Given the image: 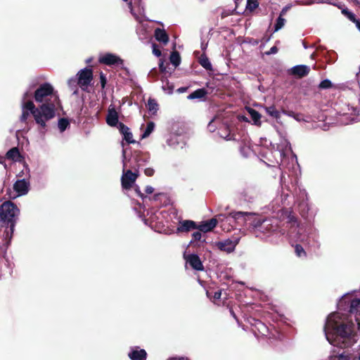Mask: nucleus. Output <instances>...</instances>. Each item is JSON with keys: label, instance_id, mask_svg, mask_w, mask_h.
<instances>
[{"label": "nucleus", "instance_id": "1", "mask_svg": "<svg viewBox=\"0 0 360 360\" xmlns=\"http://www.w3.org/2000/svg\"><path fill=\"white\" fill-rule=\"evenodd\" d=\"M324 332L330 344L339 347H348L356 342V335L352 319L339 312L330 314L324 326Z\"/></svg>", "mask_w": 360, "mask_h": 360}, {"label": "nucleus", "instance_id": "2", "mask_svg": "<svg viewBox=\"0 0 360 360\" xmlns=\"http://www.w3.org/2000/svg\"><path fill=\"white\" fill-rule=\"evenodd\" d=\"M32 96V88L30 87L22 96V115L20 120L25 122L30 115V112L33 115L34 120L37 124L41 128L46 127L47 121L53 119V115L51 111L46 109L45 105H40L39 108H35L32 101H26Z\"/></svg>", "mask_w": 360, "mask_h": 360}, {"label": "nucleus", "instance_id": "3", "mask_svg": "<svg viewBox=\"0 0 360 360\" xmlns=\"http://www.w3.org/2000/svg\"><path fill=\"white\" fill-rule=\"evenodd\" d=\"M229 216L234 219H243L244 223L248 226L256 233L257 231H262L264 233H271L277 229V224L271 220H264L261 217L252 212H236L229 214Z\"/></svg>", "mask_w": 360, "mask_h": 360}, {"label": "nucleus", "instance_id": "4", "mask_svg": "<svg viewBox=\"0 0 360 360\" xmlns=\"http://www.w3.org/2000/svg\"><path fill=\"white\" fill-rule=\"evenodd\" d=\"M34 97L37 103H41V105H45L46 109L52 112L53 118L56 111L60 108V103L58 95L53 86L49 83L41 84L35 90Z\"/></svg>", "mask_w": 360, "mask_h": 360}, {"label": "nucleus", "instance_id": "5", "mask_svg": "<svg viewBox=\"0 0 360 360\" xmlns=\"http://www.w3.org/2000/svg\"><path fill=\"white\" fill-rule=\"evenodd\" d=\"M19 213V209L11 201H6L0 206V219L3 222L9 225V227H7L5 231V239L6 240H10L12 238Z\"/></svg>", "mask_w": 360, "mask_h": 360}, {"label": "nucleus", "instance_id": "6", "mask_svg": "<svg viewBox=\"0 0 360 360\" xmlns=\"http://www.w3.org/2000/svg\"><path fill=\"white\" fill-rule=\"evenodd\" d=\"M122 156L123 173L121 178L122 186L124 189H129L136 181L139 176V171L132 172L131 169H127L129 162L127 161L126 150L124 149L122 150Z\"/></svg>", "mask_w": 360, "mask_h": 360}, {"label": "nucleus", "instance_id": "7", "mask_svg": "<svg viewBox=\"0 0 360 360\" xmlns=\"http://www.w3.org/2000/svg\"><path fill=\"white\" fill-rule=\"evenodd\" d=\"M77 84L83 91H86L93 79V72L90 68H84L77 73Z\"/></svg>", "mask_w": 360, "mask_h": 360}, {"label": "nucleus", "instance_id": "8", "mask_svg": "<svg viewBox=\"0 0 360 360\" xmlns=\"http://www.w3.org/2000/svg\"><path fill=\"white\" fill-rule=\"evenodd\" d=\"M277 131L281 136V143L277 146V150L275 152L279 155L280 165L286 167L285 152L290 150V143L279 130L277 129Z\"/></svg>", "mask_w": 360, "mask_h": 360}, {"label": "nucleus", "instance_id": "9", "mask_svg": "<svg viewBox=\"0 0 360 360\" xmlns=\"http://www.w3.org/2000/svg\"><path fill=\"white\" fill-rule=\"evenodd\" d=\"M123 150H126L127 161L128 162L127 169H134L138 171L139 167L143 165V162H145V158H142V155L139 151H135L130 158H127V148H124V144L122 143Z\"/></svg>", "mask_w": 360, "mask_h": 360}, {"label": "nucleus", "instance_id": "10", "mask_svg": "<svg viewBox=\"0 0 360 360\" xmlns=\"http://www.w3.org/2000/svg\"><path fill=\"white\" fill-rule=\"evenodd\" d=\"M30 188V182L25 179H20L15 181L13 184V190L15 192L14 196L11 198H15L18 196L24 195L27 194Z\"/></svg>", "mask_w": 360, "mask_h": 360}, {"label": "nucleus", "instance_id": "11", "mask_svg": "<svg viewBox=\"0 0 360 360\" xmlns=\"http://www.w3.org/2000/svg\"><path fill=\"white\" fill-rule=\"evenodd\" d=\"M184 258L186 263L189 264L190 266L196 271H202L204 269L200 257L195 254H188L186 252L184 254Z\"/></svg>", "mask_w": 360, "mask_h": 360}, {"label": "nucleus", "instance_id": "12", "mask_svg": "<svg viewBox=\"0 0 360 360\" xmlns=\"http://www.w3.org/2000/svg\"><path fill=\"white\" fill-rule=\"evenodd\" d=\"M224 217L222 214L217 216L218 219L212 218L207 221H201L199 225H197V229L202 232L207 233L211 231L217 224L218 221H221V219Z\"/></svg>", "mask_w": 360, "mask_h": 360}, {"label": "nucleus", "instance_id": "13", "mask_svg": "<svg viewBox=\"0 0 360 360\" xmlns=\"http://www.w3.org/2000/svg\"><path fill=\"white\" fill-rule=\"evenodd\" d=\"M101 63L107 65H122L123 60L117 56L112 53H105L99 58Z\"/></svg>", "mask_w": 360, "mask_h": 360}, {"label": "nucleus", "instance_id": "14", "mask_svg": "<svg viewBox=\"0 0 360 360\" xmlns=\"http://www.w3.org/2000/svg\"><path fill=\"white\" fill-rule=\"evenodd\" d=\"M239 242V239L237 238L234 240L227 239L224 241H220L216 243L217 247L222 251H225L228 253L232 252L234 251L237 244Z\"/></svg>", "mask_w": 360, "mask_h": 360}, {"label": "nucleus", "instance_id": "15", "mask_svg": "<svg viewBox=\"0 0 360 360\" xmlns=\"http://www.w3.org/2000/svg\"><path fill=\"white\" fill-rule=\"evenodd\" d=\"M197 229V224L192 220H182L179 223L176 233H187L191 230Z\"/></svg>", "mask_w": 360, "mask_h": 360}, {"label": "nucleus", "instance_id": "16", "mask_svg": "<svg viewBox=\"0 0 360 360\" xmlns=\"http://www.w3.org/2000/svg\"><path fill=\"white\" fill-rule=\"evenodd\" d=\"M360 306V300L359 299H354L351 302L350 304V309H349V314L352 316L353 314H354L355 321L358 325L359 329H360V313L358 314L357 309Z\"/></svg>", "mask_w": 360, "mask_h": 360}, {"label": "nucleus", "instance_id": "17", "mask_svg": "<svg viewBox=\"0 0 360 360\" xmlns=\"http://www.w3.org/2000/svg\"><path fill=\"white\" fill-rule=\"evenodd\" d=\"M131 360H145L146 359V352L144 349H139L138 347L132 349L128 354Z\"/></svg>", "mask_w": 360, "mask_h": 360}, {"label": "nucleus", "instance_id": "18", "mask_svg": "<svg viewBox=\"0 0 360 360\" xmlns=\"http://www.w3.org/2000/svg\"><path fill=\"white\" fill-rule=\"evenodd\" d=\"M106 122L111 127H115L118 124V114L114 108H109Z\"/></svg>", "mask_w": 360, "mask_h": 360}, {"label": "nucleus", "instance_id": "19", "mask_svg": "<svg viewBox=\"0 0 360 360\" xmlns=\"http://www.w3.org/2000/svg\"><path fill=\"white\" fill-rule=\"evenodd\" d=\"M297 229V233H295V235H292L293 234V231H291V236L290 237L292 238V239H295L296 242H300V243H304L305 245L307 244H308V242H307V240H308V237L306 236L305 235H303L302 232H303V229L301 228V227H296V228H294V231H296Z\"/></svg>", "mask_w": 360, "mask_h": 360}, {"label": "nucleus", "instance_id": "20", "mask_svg": "<svg viewBox=\"0 0 360 360\" xmlns=\"http://www.w3.org/2000/svg\"><path fill=\"white\" fill-rule=\"evenodd\" d=\"M309 72V68L304 65H295L291 69V73L300 77L307 75Z\"/></svg>", "mask_w": 360, "mask_h": 360}, {"label": "nucleus", "instance_id": "21", "mask_svg": "<svg viewBox=\"0 0 360 360\" xmlns=\"http://www.w3.org/2000/svg\"><path fill=\"white\" fill-rule=\"evenodd\" d=\"M167 144L172 147L176 148L180 145L181 148L185 145L183 141V138L180 135L172 134L167 141Z\"/></svg>", "mask_w": 360, "mask_h": 360}, {"label": "nucleus", "instance_id": "22", "mask_svg": "<svg viewBox=\"0 0 360 360\" xmlns=\"http://www.w3.org/2000/svg\"><path fill=\"white\" fill-rule=\"evenodd\" d=\"M6 157L7 159L15 162H20L22 160V156L20 154L18 148L16 147L10 149L6 153Z\"/></svg>", "mask_w": 360, "mask_h": 360}, {"label": "nucleus", "instance_id": "23", "mask_svg": "<svg viewBox=\"0 0 360 360\" xmlns=\"http://www.w3.org/2000/svg\"><path fill=\"white\" fill-rule=\"evenodd\" d=\"M264 109L269 116L275 118L278 123L281 124V122L280 120L281 112L276 108L274 105L265 106L264 107Z\"/></svg>", "mask_w": 360, "mask_h": 360}, {"label": "nucleus", "instance_id": "24", "mask_svg": "<svg viewBox=\"0 0 360 360\" xmlns=\"http://www.w3.org/2000/svg\"><path fill=\"white\" fill-rule=\"evenodd\" d=\"M246 110H247L248 114L250 115L251 119L252 120L253 124L258 127L261 126L262 115H260V113H259L257 110H255L251 108H247Z\"/></svg>", "mask_w": 360, "mask_h": 360}, {"label": "nucleus", "instance_id": "25", "mask_svg": "<svg viewBox=\"0 0 360 360\" xmlns=\"http://www.w3.org/2000/svg\"><path fill=\"white\" fill-rule=\"evenodd\" d=\"M155 37L158 41L162 42L164 44H167L169 41L167 34L164 30L160 28H157L155 30Z\"/></svg>", "mask_w": 360, "mask_h": 360}, {"label": "nucleus", "instance_id": "26", "mask_svg": "<svg viewBox=\"0 0 360 360\" xmlns=\"http://www.w3.org/2000/svg\"><path fill=\"white\" fill-rule=\"evenodd\" d=\"M128 5H129V8H130V11L131 13V14L134 15V17L135 18V19L139 22L140 23H142L144 20H145V16H144V14H143V8H139V10H140V12H139V14H136L135 12H134V9L132 6V3L131 1H129L128 3ZM141 6L139 5V7H140Z\"/></svg>", "mask_w": 360, "mask_h": 360}, {"label": "nucleus", "instance_id": "27", "mask_svg": "<svg viewBox=\"0 0 360 360\" xmlns=\"http://www.w3.org/2000/svg\"><path fill=\"white\" fill-rule=\"evenodd\" d=\"M207 94V91L204 89H198L194 91L193 93L189 94L187 98L189 100H193L195 98H202Z\"/></svg>", "mask_w": 360, "mask_h": 360}, {"label": "nucleus", "instance_id": "28", "mask_svg": "<svg viewBox=\"0 0 360 360\" xmlns=\"http://www.w3.org/2000/svg\"><path fill=\"white\" fill-rule=\"evenodd\" d=\"M342 13L347 16L351 21L355 22L357 28L360 31V20L356 19L355 15L353 13L350 12L347 9H342Z\"/></svg>", "mask_w": 360, "mask_h": 360}, {"label": "nucleus", "instance_id": "29", "mask_svg": "<svg viewBox=\"0 0 360 360\" xmlns=\"http://www.w3.org/2000/svg\"><path fill=\"white\" fill-rule=\"evenodd\" d=\"M147 108L150 112L155 114L158 110V104L153 98H149L147 103Z\"/></svg>", "mask_w": 360, "mask_h": 360}, {"label": "nucleus", "instance_id": "30", "mask_svg": "<svg viewBox=\"0 0 360 360\" xmlns=\"http://www.w3.org/2000/svg\"><path fill=\"white\" fill-rule=\"evenodd\" d=\"M200 64L206 70H212V64L209 58L205 55H202L199 58Z\"/></svg>", "mask_w": 360, "mask_h": 360}, {"label": "nucleus", "instance_id": "31", "mask_svg": "<svg viewBox=\"0 0 360 360\" xmlns=\"http://www.w3.org/2000/svg\"><path fill=\"white\" fill-rule=\"evenodd\" d=\"M171 63L174 66L177 67L181 63V58L179 53L177 51H174L171 53L169 58Z\"/></svg>", "mask_w": 360, "mask_h": 360}, {"label": "nucleus", "instance_id": "32", "mask_svg": "<svg viewBox=\"0 0 360 360\" xmlns=\"http://www.w3.org/2000/svg\"><path fill=\"white\" fill-rule=\"evenodd\" d=\"M155 128V124L153 122H150L148 123L147 127L143 131V134L141 135L142 139H145L148 137L154 130Z\"/></svg>", "mask_w": 360, "mask_h": 360}, {"label": "nucleus", "instance_id": "33", "mask_svg": "<svg viewBox=\"0 0 360 360\" xmlns=\"http://www.w3.org/2000/svg\"><path fill=\"white\" fill-rule=\"evenodd\" d=\"M285 18H283L282 15H279L274 26V32H277L281 30L285 25Z\"/></svg>", "mask_w": 360, "mask_h": 360}, {"label": "nucleus", "instance_id": "34", "mask_svg": "<svg viewBox=\"0 0 360 360\" xmlns=\"http://www.w3.org/2000/svg\"><path fill=\"white\" fill-rule=\"evenodd\" d=\"M295 252L297 257H305L306 252L303 248V247L300 244H296L295 245Z\"/></svg>", "mask_w": 360, "mask_h": 360}, {"label": "nucleus", "instance_id": "35", "mask_svg": "<svg viewBox=\"0 0 360 360\" xmlns=\"http://www.w3.org/2000/svg\"><path fill=\"white\" fill-rule=\"evenodd\" d=\"M69 125V122L65 118L58 120V126L61 132L64 131Z\"/></svg>", "mask_w": 360, "mask_h": 360}, {"label": "nucleus", "instance_id": "36", "mask_svg": "<svg viewBox=\"0 0 360 360\" xmlns=\"http://www.w3.org/2000/svg\"><path fill=\"white\" fill-rule=\"evenodd\" d=\"M77 81L75 78H71L68 80V86L73 91V94H77Z\"/></svg>", "mask_w": 360, "mask_h": 360}, {"label": "nucleus", "instance_id": "37", "mask_svg": "<svg viewBox=\"0 0 360 360\" xmlns=\"http://www.w3.org/2000/svg\"><path fill=\"white\" fill-rule=\"evenodd\" d=\"M259 4L257 0H247V8L250 11L255 10L257 6Z\"/></svg>", "mask_w": 360, "mask_h": 360}, {"label": "nucleus", "instance_id": "38", "mask_svg": "<svg viewBox=\"0 0 360 360\" xmlns=\"http://www.w3.org/2000/svg\"><path fill=\"white\" fill-rule=\"evenodd\" d=\"M332 86V83L329 79H324L319 84L321 89H329Z\"/></svg>", "mask_w": 360, "mask_h": 360}, {"label": "nucleus", "instance_id": "39", "mask_svg": "<svg viewBox=\"0 0 360 360\" xmlns=\"http://www.w3.org/2000/svg\"><path fill=\"white\" fill-rule=\"evenodd\" d=\"M162 89L168 94H170L173 91V86L167 82L162 85Z\"/></svg>", "mask_w": 360, "mask_h": 360}, {"label": "nucleus", "instance_id": "40", "mask_svg": "<svg viewBox=\"0 0 360 360\" xmlns=\"http://www.w3.org/2000/svg\"><path fill=\"white\" fill-rule=\"evenodd\" d=\"M119 129L120 132L123 134V136L130 131L129 128L122 123H119Z\"/></svg>", "mask_w": 360, "mask_h": 360}, {"label": "nucleus", "instance_id": "41", "mask_svg": "<svg viewBox=\"0 0 360 360\" xmlns=\"http://www.w3.org/2000/svg\"><path fill=\"white\" fill-rule=\"evenodd\" d=\"M133 136H132V134L131 133V131L127 133L125 135H124V139L128 143H134V140H133Z\"/></svg>", "mask_w": 360, "mask_h": 360}, {"label": "nucleus", "instance_id": "42", "mask_svg": "<svg viewBox=\"0 0 360 360\" xmlns=\"http://www.w3.org/2000/svg\"><path fill=\"white\" fill-rule=\"evenodd\" d=\"M256 326L258 328L259 332L264 335V330H266V326L260 321H257Z\"/></svg>", "mask_w": 360, "mask_h": 360}, {"label": "nucleus", "instance_id": "43", "mask_svg": "<svg viewBox=\"0 0 360 360\" xmlns=\"http://www.w3.org/2000/svg\"><path fill=\"white\" fill-rule=\"evenodd\" d=\"M153 53L157 57H160L161 56V51L157 48L155 44H153Z\"/></svg>", "mask_w": 360, "mask_h": 360}, {"label": "nucleus", "instance_id": "44", "mask_svg": "<svg viewBox=\"0 0 360 360\" xmlns=\"http://www.w3.org/2000/svg\"><path fill=\"white\" fill-rule=\"evenodd\" d=\"M194 240H200L202 238V233L200 231L194 232L192 234Z\"/></svg>", "mask_w": 360, "mask_h": 360}, {"label": "nucleus", "instance_id": "45", "mask_svg": "<svg viewBox=\"0 0 360 360\" xmlns=\"http://www.w3.org/2000/svg\"><path fill=\"white\" fill-rule=\"evenodd\" d=\"M100 79L102 88H104L106 84V79L103 73L100 74Z\"/></svg>", "mask_w": 360, "mask_h": 360}, {"label": "nucleus", "instance_id": "46", "mask_svg": "<svg viewBox=\"0 0 360 360\" xmlns=\"http://www.w3.org/2000/svg\"><path fill=\"white\" fill-rule=\"evenodd\" d=\"M144 173L146 176H151L154 174V170L151 168H147L145 169Z\"/></svg>", "mask_w": 360, "mask_h": 360}, {"label": "nucleus", "instance_id": "47", "mask_svg": "<svg viewBox=\"0 0 360 360\" xmlns=\"http://www.w3.org/2000/svg\"><path fill=\"white\" fill-rule=\"evenodd\" d=\"M221 290H217L214 292V296H213V300H219L221 298Z\"/></svg>", "mask_w": 360, "mask_h": 360}, {"label": "nucleus", "instance_id": "48", "mask_svg": "<svg viewBox=\"0 0 360 360\" xmlns=\"http://www.w3.org/2000/svg\"><path fill=\"white\" fill-rule=\"evenodd\" d=\"M213 122L214 120H211L207 126V128L210 131H214L215 130V127L214 126Z\"/></svg>", "mask_w": 360, "mask_h": 360}, {"label": "nucleus", "instance_id": "49", "mask_svg": "<svg viewBox=\"0 0 360 360\" xmlns=\"http://www.w3.org/2000/svg\"><path fill=\"white\" fill-rule=\"evenodd\" d=\"M294 119L296 120L298 122H300V121H302V120L304 121V117L302 115H300V114H295Z\"/></svg>", "mask_w": 360, "mask_h": 360}, {"label": "nucleus", "instance_id": "50", "mask_svg": "<svg viewBox=\"0 0 360 360\" xmlns=\"http://www.w3.org/2000/svg\"><path fill=\"white\" fill-rule=\"evenodd\" d=\"M290 5L285 6L281 11L280 15H284L286 13V12L290 8Z\"/></svg>", "mask_w": 360, "mask_h": 360}, {"label": "nucleus", "instance_id": "51", "mask_svg": "<svg viewBox=\"0 0 360 360\" xmlns=\"http://www.w3.org/2000/svg\"><path fill=\"white\" fill-rule=\"evenodd\" d=\"M145 191H146V192L147 193L150 194V193H152L153 192L154 188L152 186H146Z\"/></svg>", "mask_w": 360, "mask_h": 360}, {"label": "nucleus", "instance_id": "52", "mask_svg": "<svg viewBox=\"0 0 360 360\" xmlns=\"http://www.w3.org/2000/svg\"><path fill=\"white\" fill-rule=\"evenodd\" d=\"M135 191L138 194L139 196H140L142 198H144L143 194L141 192L138 186H136Z\"/></svg>", "mask_w": 360, "mask_h": 360}, {"label": "nucleus", "instance_id": "53", "mask_svg": "<svg viewBox=\"0 0 360 360\" xmlns=\"http://www.w3.org/2000/svg\"><path fill=\"white\" fill-rule=\"evenodd\" d=\"M188 87H180L177 89V92L179 93H184L187 91Z\"/></svg>", "mask_w": 360, "mask_h": 360}, {"label": "nucleus", "instance_id": "54", "mask_svg": "<svg viewBox=\"0 0 360 360\" xmlns=\"http://www.w3.org/2000/svg\"><path fill=\"white\" fill-rule=\"evenodd\" d=\"M283 113H284V114H285V115H287L288 116H289V117H293V118H294V115H295V112H287V111H283Z\"/></svg>", "mask_w": 360, "mask_h": 360}, {"label": "nucleus", "instance_id": "55", "mask_svg": "<svg viewBox=\"0 0 360 360\" xmlns=\"http://www.w3.org/2000/svg\"><path fill=\"white\" fill-rule=\"evenodd\" d=\"M332 5H334V6H335L338 7L339 8H341L342 10V9H346L345 8H342V4L341 3H335V2H333Z\"/></svg>", "mask_w": 360, "mask_h": 360}, {"label": "nucleus", "instance_id": "56", "mask_svg": "<svg viewBox=\"0 0 360 360\" xmlns=\"http://www.w3.org/2000/svg\"><path fill=\"white\" fill-rule=\"evenodd\" d=\"M332 5H334V6H335L338 7L339 8H341L342 10V9H346L345 8H342V4L341 3H335V2H333Z\"/></svg>", "mask_w": 360, "mask_h": 360}, {"label": "nucleus", "instance_id": "57", "mask_svg": "<svg viewBox=\"0 0 360 360\" xmlns=\"http://www.w3.org/2000/svg\"><path fill=\"white\" fill-rule=\"evenodd\" d=\"M278 49L276 46H273L271 48L270 51L269 53H276L277 52Z\"/></svg>", "mask_w": 360, "mask_h": 360}, {"label": "nucleus", "instance_id": "58", "mask_svg": "<svg viewBox=\"0 0 360 360\" xmlns=\"http://www.w3.org/2000/svg\"><path fill=\"white\" fill-rule=\"evenodd\" d=\"M221 226L224 231H229L231 230V229H229V228H226L225 225L224 224H222Z\"/></svg>", "mask_w": 360, "mask_h": 360}, {"label": "nucleus", "instance_id": "59", "mask_svg": "<svg viewBox=\"0 0 360 360\" xmlns=\"http://www.w3.org/2000/svg\"><path fill=\"white\" fill-rule=\"evenodd\" d=\"M321 2V3H326V4H333V1H331L330 0H322Z\"/></svg>", "mask_w": 360, "mask_h": 360}, {"label": "nucleus", "instance_id": "60", "mask_svg": "<svg viewBox=\"0 0 360 360\" xmlns=\"http://www.w3.org/2000/svg\"><path fill=\"white\" fill-rule=\"evenodd\" d=\"M290 221H293L294 224H295V221H294V217H290Z\"/></svg>", "mask_w": 360, "mask_h": 360}, {"label": "nucleus", "instance_id": "61", "mask_svg": "<svg viewBox=\"0 0 360 360\" xmlns=\"http://www.w3.org/2000/svg\"><path fill=\"white\" fill-rule=\"evenodd\" d=\"M292 161L297 162L296 157H292Z\"/></svg>", "mask_w": 360, "mask_h": 360}, {"label": "nucleus", "instance_id": "62", "mask_svg": "<svg viewBox=\"0 0 360 360\" xmlns=\"http://www.w3.org/2000/svg\"><path fill=\"white\" fill-rule=\"evenodd\" d=\"M231 313L232 316L236 319V315H235V314L233 313V311H231Z\"/></svg>", "mask_w": 360, "mask_h": 360}, {"label": "nucleus", "instance_id": "63", "mask_svg": "<svg viewBox=\"0 0 360 360\" xmlns=\"http://www.w3.org/2000/svg\"><path fill=\"white\" fill-rule=\"evenodd\" d=\"M303 46L304 49H307V46L304 42H303Z\"/></svg>", "mask_w": 360, "mask_h": 360}, {"label": "nucleus", "instance_id": "64", "mask_svg": "<svg viewBox=\"0 0 360 360\" xmlns=\"http://www.w3.org/2000/svg\"><path fill=\"white\" fill-rule=\"evenodd\" d=\"M358 359H359V360H360V347H359V355H358Z\"/></svg>", "mask_w": 360, "mask_h": 360}]
</instances>
